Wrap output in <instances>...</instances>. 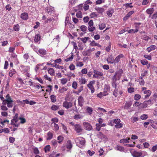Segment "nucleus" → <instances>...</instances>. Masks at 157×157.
<instances>
[{
	"label": "nucleus",
	"instance_id": "nucleus-59",
	"mask_svg": "<svg viewBox=\"0 0 157 157\" xmlns=\"http://www.w3.org/2000/svg\"><path fill=\"white\" fill-rule=\"evenodd\" d=\"M118 89L116 88L115 89V90H114L113 93V95H114L115 97H117L118 95Z\"/></svg>",
	"mask_w": 157,
	"mask_h": 157
},
{
	"label": "nucleus",
	"instance_id": "nucleus-63",
	"mask_svg": "<svg viewBox=\"0 0 157 157\" xmlns=\"http://www.w3.org/2000/svg\"><path fill=\"white\" fill-rule=\"evenodd\" d=\"M44 78L45 79L48 80L49 82H51L52 81V79L50 77H48L47 75H44Z\"/></svg>",
	"mask_w": 157,
	"mask_h": 157
},
{
	"label": "nucleus",
	"instance_id": "nucleus-45",
	"mask_svg": "<svg viewBox=\"0 0 157 157\" xmlns=\"http://www.w3.org/2000/svg\"><path fill=\"white\" fill-rule=\"evenodd\" d=\"M105 96L104 92H101L97 95V96L100 98H101L103 96Z\"/></svg>",
	"mask_w": 157,
	"mask_h": 157
},
{
	"label": "nucleus",
	"instance_id": "nucleus-52",
	"mask_svg": "<svg viewBox=\"0 0 157 157\" xmlns=\"http://www.w3.org/2000/svg\"><path fill=\"white\" fill-rule=\"evenodd\" d=\"M84 64L82 62H78L76 63V66L77 67H81Z\"/></svg>",
	"mask_w": 157,
	"mask_h": 157
},
{
	"label": "nucleus",
	"instance_id": "nucleus-47",
	"mask_svg": "<svg viewBox=\"0 0 157 157\" xmlns=\"http://www.w3.org/2000/svg\"><path fill=\"white\" fill-rule=\"evenodd\" d=\"M34 153L35 154H38L39 153V151L37 148L35 147L33 149Z\"/></svg>",
	"mask_w": 157,
	"mask_h": 157
},
{
	"label": "nucleus",
	"instance_id": "nucleus-55",
	"mask_svg": "<svg viewBox=\"0 0 157 157\" xmlns=\"http://www.w3.org/2000/svg\"><path fill=\"white\" fill-rule=\"evenodd\" d=\"M138 120V118L137 117H133L132 118L131 122L134 123Z\"/></svg>",
	"mask_w": 157,
	"mask_h": 157
},
{
	"label": "nucleus",
	"instance_id": "nucleus-2",
	"mask_svg": "<svg viewBox=\"0 0 157 157\" xmlns=\"http://www.w3.org/2000/svg\"><path fill=\"white\" fill-rule=\"evenodd\" d=\"M75 142L78 147L82 148L85 144V140L84 138L79 137L75 139Z\"/></svg>",
	"mask_w": 157,
	"mask_h": 157
},
{
	"label": "nucleus",
	"instance_id": "nucleus-30",
	"mask_svg": "<svg viewBox=\"0 0 157 157\" xmlns=\"http://www.w3.org/2000/svg\"><path fill=\"white\" fill-rule=\"evenodd\" d=\"M86 111L87 113L90 115L93 112V110L92 108L90 107H87Z\"/></svg>",
	"mask_w": 157,
	"mask_h": 157
},
{
	"label": "nucleus",
	"instance_id": "nucleus-23",
	"mask_svg": "<svg viewBox=\"0 0 157 157\" xmlns=\"http://www.w3.org/2000/svg\"><path fill=\"white\" fill-rule=\"evenodd\" d=\"M48 137L47 138V140H51L53 137V134L51 132H49L47 133Z\"/></svg>",
	"mask_w": 157,
	"mask_h": 157
},
{
	"label": "nucleus",
	"instance_id": "nucleus-34",
	"mask_svg": "<svg viewBox=\"0 0 157 157\" xmlns=\"http://www.w3.org/2000/svg\"><path fill=\"white\" fill-rule=\"evenodd\" d=\"M139 82L140 84L141 85H144L145 82L144 81L143 77H140L139 79Z\"/></svg>",
	"mask_w": 157,
	"mask_h": 157
},
{
	"label": "nucleus",
	"instance_id": "nucleus-28",
	"mask_svg": "<svg viewBox=\"0 0 157 157\" xmlns=\"http://www.w3.org/2000/svg\"><path fill=\"white\" fill-rule=\"evenodd\" d=\"M40 39V37L39 34H38L35 35L34 39V40L35 42H38Z\"/></svg>",
	"mask_w": 157,
	"mask_h": 157
},
{
	"label": "nucleus",
	"instance_id": "nucleus-49",
	"mask_svg": "<svg viewBox=\"0 0 157 157\" xmlns=\"http://www.w3.org/2000/svg\"><path fill=\"white\" fill-rule=\"evenodd\" d=\"M148 118V116L147 114H143L140 116V118L142 120H146Z\"/></svg>",
	"mask_w": 157,
	"mask_h": 157
},
{
	"label": "nucleus",
	"instance_id": "nucleus-61",
	"mask_svg": "<svg viewBox=\"0 0 157 157\" xmlns=\"http://www.w3.org/2000/svg\"><path fill=\"white\" fill-rule=\"evenodd\" d=\"M96 126V129L98 131H99L101 129V126L99 124H96L95 125Z\"/></svg>",
	"mask_w": 157,
	"mask_h": 157
},
{
	"label": "nucleus",
	"instance_id": "nucleus-15",
	"mask_svg": "<svg viewBox=\"0 0 157 157\" xmlns=\"http://www.w3.org/2000/svg\"><path fill=\"white\" fill-rule=\"evenodd\" d=\"M54 10V8L53 7L51 6H49L47 7L46 10V11L49 14H51L53 12Z\"/></svg>",
	"mask_w": 157,
	"mask_h": 157
},
{
	"label": "nucleus",
	"instance_id": "nucleus-4",
	"mask_svg": "<svg viewBox=\"0 0 157 157\" xmlns=\"http://www.w3.org/2000/svg\"><path fill=\"white\" fill-rule=\"evenodd\" d=\"M94 81H90L89 82V83L87 85V86L91 90V93H93L94 92L95 89L93 86V85L94 83Z\"/></svg>",
	"mask_w": 157,
	"mask_h": 157
},
{
	"label": "nucleus",
	"instance_id": "nucleus-53",
	"mask_svg": "<svg viewBox=\"0 0 157 157\" xmlns=\"http://www.w3.org/2000/svg\"><path fill=\"white\" fill-rule=\"evenodd\" d=\"M51 147L50 145H48L44 147V150L45 152L49 151Z\"/></svg>",
	"mask_w": 157,
	"mask_h": 157
},
{
	"label": "nucleus",
	"instance_id": "nucleus-43",
	"mask_svg": "<svg viewBox=\"0 0 157 157\" xmlns=\"http://www.w3.org/2000/svg\"><path fill=\"white\" fill-rule=\"evenodd\" d=\"M76 16L78 18H81L82 17V12L79 11L76 14Z\"/></svg>",
	"mask_w": 157,
	"mask_h": 157
},
{
	"label": "nucleus",
	"instance_id": "nucleus-17",
	"mask_svg": "<svg viewBox=\"0 0 157 157\" xmlns=\"http://www.w3.org/2000/svg\"><path fill=\"white\" fill-rule=\"evenodd\" d=\"M97 136L99 138L101 139L105 140L106 139V137L101 132H99L97 134Z\"/></svg>",
	"mask_w": 157,
	"mask_h": 157
},
{
	"label": "nucleus",
	"instance_id": "nucleus-25",
	"mask_svg": "<svg viewBox=\"0 0 157 157\" xmlns=\"http://www.w3.org/2000/svg\"><path fill=\"white\" fill-rule=\"evenodd\" d=\"M151 101L150 100L146 102H144L142 104V107L143 108H146L147 107L149 103H151Z\"/></svg>",
	"mask_w": 157,
	"mask_h": 157
},
{
	"label": "nucleus",
	"instance_id": "nucleus-12",
	"mask_svg": "<svg viewBox=\"0 0 157 157\" xmlns=\"http://www.w3.org/2000/svg\"><path fill=\"white\" fill-rule=\"evenodd\" d=\"M106 60L108 63L113 64L114 63V59L112 55L108 56V58L106 59Z\"/></svg>",
	"mask_w": 157,
	"mask_h": 157
},
{
	"label": "nucleus",
	"instance_id": "nucleus-39",
	"mask_svg": "<svg viewBox=\"0 0 157 157\" xmlns=\"http://www.w3.org/2000/svg\"><path fill=\"white\" fill-rule=\"evenodd\" d=\"M141 98V96L139 94H136L135 95L134 98L135 100H139Z\"/></svg>",
	"mask_w": 157,
	"mask_h": 157
},
{
	"label": "nucleus",
	"instance_id": "nucleus-8",
	"mask_svg": "<svg viewBox=\"0 0 157 157\" xmlns=\"http://www.w3.org/2000/svg\"><path fill=\"white\" fill-rule=\"evenodd\" d=\"M83 125L84 127V128L87 130H90L92 128V127L91 125V124L87 122H84L83 123Z\"/></svg>",
	"mask_w": 157,
	"mask_h": 157
},
{
	"label": "nucleus",
	"instance_id": "nucleus-5",
	"mask_svg": "<svg viewBox=\"0 0 157 157\" xmlns=\"http://www.w3.org/2000/svg\"><path fill=\"white\" fill-rule=\"evenodd\" d=\"M94 74L93 75V77L94 78H98L99 76H102L103 75L102 72L98 71L96 70H94Z\"/></svg>",
	"mask_w": 157,
	"mask_h": 157
},
{
	"label": "nucleus",
	"instance_id": "nucleus-48",
	"mask_svg": "<svg viewBox=\"0 0 157 157\" xmlns=\"http://www.w3.org/2000/svg\"><path fill=\"white\" fill-rule=\"evenodd\" d=\"M72 87L75 89H76L77 88V83L76 82L74 81L73 82L72 84Z\"/></svg>",
	"mask_w": 157,
	"mask_h": 157
},
{
	"label": "nucleus",
	"instance_id": "nucleus-9",
	"mask_svg": "<svg viewBox=\"0 0 157 157\" xmlns=\"http://www.w3.org/2000/svg\"><path fill=\"white\" fill-rule=\"evenodd\" d=\"M78 104L79 106L82 107L84 103V99L81 96H80L78 99Z\"/></svg>",
	"mask_w": 157,
	"mask_h": 157
},
{
	"label": "nucleus",
	"instance_id": "nucleus-50",
	"mask_svg": "<svg viewBox=\"0 0 157 157\" xmlns=\"http://www.w3.org/2000/svg\"><path fill=\"white\" fill-rule=\"evenodd\" d=\"M67 80L66 78H63L61 80V82L62 84L64 85L67 82Z\"/></svg>",
	"mask_w": 157,
	"mask_h": 157
},
{
	"label": "nucleus",
	"instance_id": "nucleus-1",
	"mask_svg": "<svg viewBox=\"0 0 157 157\" xmlns=\"http://www.w3.org/2000/svg\"><path fill=\"white\" fill-rule=\"evenodd\" d=\"M13 101L9 94L6 96V99L2 102L3 105H6L8 108H12L13 106Z\"/></svg>",
	"mask_w": 157,
	"mask_h": 157
},
{
	"label": "nucleus",
	"instance_id": "nucleus-44",
	"mask_svg": "<svg viewBox=\"0 0 157 157\" xmlns=\"http://www.w3.org/2000/svg\"><path fill=\"white\" fill-rule=\"evenodd\" d=\"M80 29L82 31L86 32L87 30V27L85 25H83L81 26Z\"/></svg>",
	"mask_w": 157,
	"mask_h": 157
},
{
	"label": "nucleus",
	"instance_id": "nucleus-57",
	"mask_svg": "<svg viewBox=\"0 0 157 157\" xmlns=\"http://www.w3.org/2000/svg\"><path fill=\"white\" fill-rule=\"evenodd\" d=\"M134 89L132 87H129L128 88V91L129 93H131L134 91Z\"/></svg>",
	"mask_w": 157,
	"mask_h": 157
},
{
	"label": "nucleus",
	"instance_id": "nucleus-16",
	"mask_svg": "<svg viewBox=\"0 0 157 157\" xmlns=\"http://www.w3.org/2000/svg\"><path fill=\"white\" fill-rule=\"evenodd\" d=\"M66 146L67 149H71L73 146L71 141L70 140H68L66 143Z\"/></svg>",
	"mask_w": 157,
	"mask_h": 157
},
{
	"label": "nucleus",
	"instance_id": "nucleus-32",
	"mask_svg": "<svg viewBox=\"0 0 157 157\" xmlns=\"http://www.w3.org/2000/svg\"><path fill=\"white\" fill-rule=\"evenodd\" d=\"M16 71L14 69H12L10 70L9 72V75L10 77H11L14 74L16 73Z\"/></svg>",
	"mask_w": 157,
	"mask_h": 157
},
{
	"label": "nucleus",
	"instance_id": "nucleus-36",
	"mask_svg": "<svg viewBox=\"0 0 157 157\" xmlns=\"http://www.w3.org/2000/svg\"><path fill=\"white\" fill-rule=\"evenodd\" d=\"M54 124V130L56 131L58 130L59 129V126L58 125L53 122H52V124Z\"/></svg>",
	"mask_w": 157,
	"mask_h": 157
},
{
	"label": "nucleus",
	"instance_id": "nucleus-20",
	"mask_svg": "<svg viewBox=\"0 0 157 157\" xmlns=\"http://www.w3.org/2000/svg\"><path fill=\"white\" fill-rule=\"evenodd\" d=\"M156 46L155 45H151L150 46L148 47L147 48V50L148 52H150L151 51L154 50L156 48Z\"/></svg>",
	"mask_w": 157,
	"mask_h": 157
},
{
	"label": "nucleus",
	"instance_id": "nucleus-24",
	"mask_svg": "<svg viewBox=\"0 0 157 157\" xmlns=\"http://www.w3.org/2000/svg\"><path fill=\"white\" fill-rule=\"evenodd\" d=\"M79 81L80 84H85L87 82L85 78L82 77L79 78Z\"/></svg>",
	"mask_w": 157,
	"mask_h": 157
},
{
	"label": "nucleus",
	"instance_id": "nucleus-21",
	"mask_svg": "<svg viewBox=\"0 0 157 157\" xmlns=\"http://www.w3.org/2000/svg\"><path fill=\"white\" fill-rule=\"evenodd\" d=\"M115 149L120 151H123L124 148V147L121 146H117L115 147Z\"/></svg>",
	"mask_w": 157,
	"mask_h": 157
},
{
	"label": "nucleus",
	"instance_id": "nucleus-54",
	"mask_svg": "<svg viewBox=\"0 0 157 157\" xmlns=\"http://www.w3.org/2000/svg\"><path fill=\"white\" fill-rule=\"evenodd\" d=\"M19 119L21 120L20 123L21 124H24L26 122V120L23 117H20Z\"/></svg>",
	"mask_w": 157,
	"mask_h": 157
},
{
	"label": "nucleus",
	"instance_id": "nucleus-35",
	"mask_svg": "<svg viewBox=\"0 0 157 157\" xmlns=\"http://www.w3.org/2000/svg\"><path fill=\"white\" fill-rule=\"evenodd\" d=\"M83 117L81 115L79 114L75 115L74 117V119L76 120H78L79 119H81Z\"/></svg>",
	"mask_w": 157,
	"mask_h": 157
},
{
	"label": "nucleus",
	"instance_id": "nucleus-19",
	"mask_svg": "<svg viewBox=\"0 0 157 157\" xmlns=\"http://www.w3.org/2000/svg\"><path fill=\"white\" fill-rule=\"evenodd\" d=\"M132 105V103L131 101H130L128 102H126L124 106V109H128L131 107Z\"/></svg>",
	"mask_w": 157,
	"mask_h": 157
},
{
	"label": "nucleus",
	"instance_id": "nucleus-13",
	"mask_svg": "<svg viewBox=\"0 0 157 157\" xmlns=\"http://www.w3.org/2000/svg\"><path fill=\"white\" fill-rule=\"evenodd\" d=\"M134 157H142V153L141 152H139L135 151L132 154Z\"/></svg>",
	"mask_w": 157,
	"mask_h": 157
},
{
	"label": "nucleus",
	"instance_id": "nucleus-51",
	"mask_svg": "<svg viewBox=\"0 0 157 157\" xmlns=\"http://www.w3.org/2000/svg\"><path fill=\"white\" fill-rule=\"evenodd\" d=\"M63 139V137L60 136H58L57 137V140H58V142L59 143H60L61 142H62Z\"/></svg>",
	"mask_w": 157,
	"mask_h": 157
},
{
	"label": "nucleus",
	"instance_id": "nucleus-10",
	"mask_svg": "<svg viewBox=\"0 0 157 157\" xmlns=\"http://www.w3.org/2000/svg\"><path fill=\"white\" fill-rule=\"evenodd\" d=\"M21 67L22 70L24 73L27 72H29L30 70V67L28 66H24L23 65H21Z\"/></svg>",
	"mask_w": 157,
	"mask_h": 157
},
{
	"label": "nucleus",
	"instance_id": "nucleus-14",
	"mask_svg": "<svg viewBox=\"0 0 157 157\" xmlns=\"http://www.w3.org/2000/svg\"><path fill=\"white\" fill-rule=\"evenodd\" d=\"M36 52L38 54H40V55H45L47 53V51L46 50L44 49L41 48L40 49L38 52Z\"/></svg>",
	"mask_w": 157,
	"mask_h": 157
},
{
	"label": "nucleus",
	"instance_id": "nucleus-7",
	"mask_svg": "<svg viewBox=\"0 0 157 157\" xmlns=\"http://www.w3.org/2000/svg\"><path fill=\"white\" fill-rule=\"evenodd\" d=\"M117 74V72H116L112 78V86L115 89L117 88V85L116 83V81H117L116 76Z\"/></svg>",
	"mask_w": 157,
	"mask_h": 157
},
{
	"label": "nucleus",
	"instance_id": "nucleus-3",
	"mask_svg": "<svg viewBox=\"0 0 157 157\" xmlns=\"http://www.w3.org/2000/svg\"><path fill=\"white\" fill-rule=\"evenodd\" d=\"M74 128L77 133L81 134L83 129L82 128L81 126L79 124H76L74 126Z\"/></svg>",
	"mask_w": 157,
	"mask_h": 157
},
{
	"label": "nucleus",
	"instance_id": "nucleus-33",
	"mask_svg": "<svg viewBox=\"0 0 157 157\" xmlns=\"http://www.w3.org/2000/svg\"><path fill=\"white\" fill-rule=\"evenodd\" d=\"M83 90V86H82L79 88L77 91L75 92L74 93H75L76 94L78 95Z\"/></svg>",
	"mask_w": 157,
	"mask_h": 157
},
{
	"label": "nucleus",
	"instance_id": "nucleus-29",
	"mask_svg": "<svg viewBox=\"0 0 157 157\" xmlns=\"http://www.w3.org/2000/svg\"><path fill=\"white\" fill-rule=\"evenodd\" d=\"M48 73L50 74L51 76H52L54 75L55 74V71L52 68H50L48 70Z\"/></svg>",
	"mask_w": 157,
	"mask_h": 157
},
{
	"label": "nucleus",
	"instance_id": "nucleus-42",
	"mask_svg": "<svg viewBox=\"0 0 157 157\" xmlns=\"http://www.w3.org/2000/svg\"><path fill=\"white\" fill-rule=\"evenodd\" d=\"M59 106L54 105L52 106L51 107V109L53 110H56L59 109Z\"/></svg>",
	"mask_w": 157,
	"mask_h": 157
},
{
	"label": "nucleus",
	"instance_id": "nucleus-22",
	"mask_svg": "<svg viewBox=\"0 0 157 157\" xmlns=\"http://www.w3.org/2000/svg\"><path fill=\"white\" fill-rule=\"evenodd\" d=\"M17 121H15L12 119L11 122V124L15 127H18L19 126V124H16V123Z\"/></svg>",
	"mask_w": 157,
	"mask_h": 157
},
{
	"label": "nucleus",
	"instance_id": "nucleus-62",
	"mask_svg": "<svg viewBox=\"0 0 157 157\" xmlns=\"http://www.w3.org/2000/svg\"><path fill=\"white\" fill-rule=\"evenodd\" d=\"M144 58L146 59H147L148 60H151V56L148 55H144Z\"/></svg>",
	"mask_w": 157,
	"mask_h": 157
},
{
	"label": "nucleus",
	"instance_id": "nucleus-38",
	"mask_svg": "<svg viewBox=\"0 0 157 157\" xmlns=\"http://www.w3.org/2000/svg\"><path fill=\"white\" fill-rule=\"evenodd\" d=\"M50 98L51 101L53 102H55L56 101V97L53 95H51L50 96Z\"/></svg>",
	"mask_w": 157,
	"mask_h": 157
},
{
	"label": "nucleus",
	"instance_id": "nucleus-41",
	"mask_svg": "<svg viewBox=\"0 0 157 157\" xmlns=\"http://www.w3.org/2000/svg\"><path fill=\"white\" fill-rule=\"evenodd\" d=\"M95 29V27L93 26H88V29L90 32H92L94 31Z\"/></svg>",
	"mask_w": 157,
	"mask_h": 157
},
{
	"label": "nucleus",
	"instance_id": "nucleus-40",
	"mask_svg": "<svg viewBox=\"0 0 157 157\" xmlns=\"http://www.w3.org/2000/svg\"><path fill=\"white\" fill-rule=\"evenodd\" d=\"M141 63L144 65H146L148 63V61L145 59H143L140 61Z\"/></svg>",
	"mask_w": 157,
	"mask_h": 157
},
{
	"label": "nucleus",
	"instance_id": "nucleus-18",
	"mask_svg": "<svg viewBox=\"0 0 157 157\" xmlns=\"http://www.w3.org/2000/svg\"><path fill=\"white\" fill-rule=\"evenodd\" d=\"M21 17L23 20H27L28 18V14L26 13H22L21 14Z\"/></svg>",
	"mask_w": 157,
	"mask_h": 157
},
{
	"label": "nucleus",
	"instance_id": "nucleus-58",
	"mask_svg": "<svg viewBox=\"0 0 157 157\" xmlns=\"http://www.w3.org/2000/svg\"><path fill=\"white\" fill-rule=\"evenodd\" d=\"M100 30L103 29L105 27V23H102L101 25H99Z\"/></svg>",
	"mask_w": 157,
	"mask_h": 157
},
{
	"label": "nucleus",
	"instance_id": "nucleus-37",
	"mask_svg": "<svg viewBox=\"0 0 157 157\" xmlns=\"http://www.w3.org/2000/svg\"><path fill=\"white\" fill-rule=\"evenodd\" d=\"M20 26L18 24H17L14 26L13 29L15 31H18L19 30Z\"/></svg>",
	"mask_w": 157,
	"mask_h": 157
},
{
	"label": "nucleus",
	"instance_id": "nucleus-60",
	"mask_svg": "<svg viewBox=\"0 0 157 157\" xmlns=\"http://www.w3.org/2000/svg\"><path fill=\"white\" fill-rule=\"evenodd\" d=\"M52 86L51 85H48L47 86V88H48V89L46 90V91L50 93L51 92V91L52 90Z\"/></svg>",
	"mask_w": 157,
	"mask_h": 157
},
{
	"label": "nucleus",
	"instance_id": "nucleus-56",
	"mask_svg": "<svg viewBox=\"0 0 157 157\" xmlns=\"http://www.w3.org/2000/svg\"><path fill=\"white\" fill-rule=\"evenodd\" d=\"M53 67H54L56 68H58L61 69H63V66H59L57 64H55L54 65H53Z\"/></svg>",
	"mask_w": 157,
	"mask_h": 157
},
{
	"label": "nucleus",
	"instance_id": "nucleus-31",
	"mask_svg": "<svg viewBox=\"0 0 157 157\" xmlns=\"http://www.w3.org/2000/svg\"><path fill=\"white\" fill-rule=\"evenodd\" d=\"M82 54L84 56H89L90 55V53L88 50L86 51H83L82 52Z\"/></svg>",
	"mask_w": 157,
	"mask_h": 157
},
{
	"label": "nucleus",
	"instance_id": "nucleus-11",
	"mask_svg": "<svg viewBox=\"0 0 157 157\" xmlns=\"http://www.w3.org/2000/svg\"><path fill=\"white\" fill-rule=\"evenodd\" d=\"M130 140V138L127 137L125 139H121L120 141V142L122 144H125L129 143L130 142V141H131V140Z\"/></svg>",
	"mask_w": 157,
	"mask_h": 157
},
{
	"label": "nucleus",
	"instance_id": "nucleus-64",
	"mask_svg": "<svg viewBox=\"0 0 157 157\" xmlns=\"http://www.w3.org/2000/svg\"><path fill=\"white\" fill-rule=\"evenodd\" d=\"M151 18L153 19H155L157 18V12L154 13L151 16Z\"/></svg>",
	"mask_w": 157,
	"mask_h": 157
},
{
	"label": "nucleus",
	"instance_id": "nucleus-6",
	"mask_svg": "<svg viewBox=\"0 0 157 157\" xmlns=\"http://www.w3.org/2000/svg\"><path fill=\"white\" fill-rule=\"evenodd\" d=\"M73 104L72 102L65 101L63 103V106L67 109H69L72 107Z\"/></svg>",
	"mask_w": 157,
	"mask_h": 157
},
{
	"label": "nucleus",
	"instance_id": "nucleus-46",
	"mask_svg": "<svg viewBox=\"0 0 157 157\" xmlns=\"http://www.w3.org/2000/svg\"><path fill=\"white\" fill-rule=\"evenodd\" d=\"M6 105H3L1 106V108L2 110L3 111H7L8 110V108L6 106Z\"/></svg>",
	"mask_w": 157,
	"mask_h": 157
},
{
	"label": "nucleus",
	"instance_id": "nucleus-26",
	"mask_svg": "<svg viewBox=\"0 0 157 157\" xmlns=\"http://www.w3.org/2000/svg\"><path fill=\"white\" fill-rule=\"evenodd\" d=\"M154 11L153 8H149L146 10V12L147 13L151 15L153 13Z\"/></svg>",
	"mask_w": 157,
	"mask_h": 157
},
{
	"label": "nucleus",
	"instance_id": "nucleus-27",
	"mask_svg": "<svg viewBox=\"0 0 157 157\" xmlns=\"http://www.w3.org/2000/svg\"><path fill=\"white\" fill-rule=\"evenodd\" d=\"M95 10L98 13H102L104 11V8L100 7L96 8Z\"/></svg>",
	"mask_w": 157,
	"mask_h": 157
}]
</instances>
